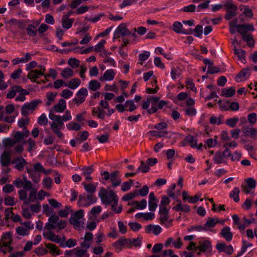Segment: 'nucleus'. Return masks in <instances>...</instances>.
<instances>
[{"label": "nucleus", "instance_id": "8fccbe9b", "mask_svg": "<svg viewBox=\"0 0 257 257\" xmlns=\"http://www.w3.org/2000/svg\"><path fill=\"white\" fill-rule=\"evenodd\" d=\"M235 92V89L232 87L224 88L222 91V95L226 97H230L234 94Z\"/></svg>", "mask_w": 257, "mask_h": 257}, {"label": "nucleus", "instance_id": "de8ad7c7", "mask_svg": "<svg viewBox=\"0 0 257 257\" xmlns=\"http://www.w3.org/2000/svg\"><path fill=\"white\" fill-rule=\"evenodd\" d=\"M234 53L236 55L238 58V59L242 63H244L245 62V53L244 51L241 49H237L235 48H234Z\"/></svg>", "mask_w": 257, "mask_h": 257}, {"label": "nucleus", "instance_id": "49530a36", "mask_svg": "<svg viewBox=\"0 0 257 257\" xmlns=\"http://www.w3.org/2000/svg\"><path fill=\"white\" fill-rule=\"evenodd\" d=\"M46 246L53 255H59L61 253L60 250L54 244L48 243Z\"/></svg>", "mask_w": 257, "mask_h": 257}, {"label": "nucleus", "instance_id": "4d7b16f0", "mask_svg": "<svg viewBox=\"0 0 257 257\" xmlns=\"http://www.w3.org/2000/svg\"><path fill=\"white\" fill-rule=\"evenodd\" d=\"M19 93L20 94L18 95L15 98L16 101H24L26 100L25 95L28 94L29 92L27 90L21 88V90L20 91Z\"/></svg>", "mask_w": 257, "mask_h": 257}, {"label": "nucleus", "instance_id": "69168bd1", "mask_svg": "<svg viewBox=\"0 0 257 257\" xmlns=\"http://www.w3.org/2000/svg\"><path fill=\"white\" fill-rule=\"evenodd\" d=\"M74 249L76 251L75 254L78 257H89V255L87 252V249Z\"/></svg>", "mask_w": 257, "mask_h": 257}, {"label": "nucleus", "instance_id": "f3484780", "mask_svg": "<svg viewBox=\"0 0 257 257\" xmlns=\"http://www.w3.org/2000/svg\"><path fill=\"white\" fill-rule=\"evenodd\" d=\"M200 251L204 252L206 254H209L212 251V246L211 242L208 240H204L200 241L199 245L197 246Z\"/></svg>", "mask_w": 257, "mask_h": 257}, {"label": "nucleus", "instance_id": "680f3d73", "mask_svg": "<svg viewBox=\"0 0 257 257\" xmlns=\"http://www.w3.org/2000/svg\"><path fill=\"white\" fill-rule=\"evenodd\" d=\"M125 105L126 110L130 112L135 110L137 108V105L134 103L133 100H126L125 102Z\"/></svg>", "mask_w": 257, "mask_h": 257}, {"label": "nucleus", "instance_id": "0eeeda50", "mask_svg": "<svg viewBox=\"0 0 257 257\" xmlns=\"http://www.w3.org/2000/svg\"><path fill=\"white\" fill-rule=\"evenodd\" d=\"M41 102L39 99H35L29 102L25 103L21 109V113L23 115H27L32 113Z\"/></svg>", "mask_w": 257, "mask_h": 257}, {"label": "nucleus", "instance_id": "a18cd8bd", "mask_svg": "<svg viewBox=\"0 0 257 257\" xmlns=\"http://www.w3.org/2000/svg\"><path fill=\"white\" fill-rule=\"evenodd\" d=\"M170 202V200L168 197L166 196H162L160 203L159 205V209H170V207H167Z\"/></svg>", "mask_w": 257, "mask_h": 257}, {"label": "nucleus", "instance_id": "4be33fe9", "mask_svg": "<svg viewBox=\"0 0 257 257\" xmlns=\"http://www.w3.org/2000/svg\"><path fill=\"white\" fill-rule=\"evenodd\" d=\"M254 30L253 26L251 24L238 25L237 26V32L241 34L242 36L247 35L246 33L248 32H252Z\"/></svg>", "mask_w": 257, "mask_h": 257}, {"label": "nucleus", "instance_id": "052dcab7", "mask_svg": "<svg viewBox=\"0 0 257 257\" xmlns=\"http://www.w3.org/2000/svg\"><path fill=\"white\" fill-rule=\"evenodd\" d=\"M181 75V70L175 67H173L171 71V78L173 80H175L178 78Z\"/></svg>", "mask_w": 257, "mask_h": 257}, {"label": "nucleus", "instance_id": "b1692460", "mask_svg": "<svg viewBox=\"0 0 257 257\" xmlns=\"http://www.w3.org/2000/svg\"><path fill=\"white\" fill-rule=\"evenodd\" d=\"M116 71L112 69H108L105 71L103 74V75L99 78L100 81H112L116 75Z\"/></svg>", "mask_w": 257, "mask_h": 257}, {"label": "nucleus", "instance_id": "412c9836", "mask_svg": "<svg viewBox=\"0 0 257 257\" xmlns=\"http://www.w3.org/2000/svg\"><path fill=\"white\" fill-rule=\"evenodd\" d=\"M216 248L219 252H224L228 255L231 254L234 249L231 245H227L224 243H218L216 245Z\"/></svg>", "mask_w": 257, "mask_h": 257}, {"label": "nucleus", "instance_id": "bf43d9fd", "mask_svg": "<svg viewBox=\"0 0 257 257\" xmlns=\"http://www.w3.org/2000/svg\"><path fill=\"white\" fill-rule=\"evenodd\" d=\"M185 140L188 142L192 148H197V140L192 136L189 135L186 137Z\"/></svg>", "mask_w": 257, "mask_h": 257}, {"label": "nucleus", "instance_id": "7ed1b4c3", "mask_svg": "<svg viewBox=\"0 0 257 257\" xmlns=\"http://www.w3.org/2000/svg\"><path fill=\"white\" fill-rule=\"evenodd\" d=\"M29 135L30 132L26 128H24L22 132H13L12 136L17 144L14 148L16 152L18 153H22L24 151V148L23 142L20 143V142L25 138L28 137Z\"/></svg>", "mask_w": 257, "mask_h": 257}, {"label": "nucleus", "instance_id": "5701e85b", "mask_svg": "<svg viewBox=\"0 0 257 257\" xmlns=\"http://www.w3.org/2000/svg\"><path fill=\"white\" fill-rule=\"evenodd\" d=\"M43 236L45 238L51 240L56 243H59L61 241V237L59 235H56L51 230L44 231L43 232Z\"/></svg>", "mask_w": 257, "mask_h": 257}, {"label": "nucleus", "instance_id": "7c9ffc66", "mask_svg": "<svg viewBox=\"0 0 257 257\" xmlns=\"http://www.w3.org/2000/svg\"><path fill=\"white\" fill-rule=\"evenodd\" d=\"M109 180L112 183L113 187L119 186L121 184V180L119 177V172L115 171L110 174Z\"/></svg>", "mask_w": 257, "mask_h": 257}, {"label": "nucleus", "instance_id": "f704fd0d", "mask_svg": "<svg viewBox=\"0 0 257 257\" xmlns=\"http://www.w3.org/2000/svg\"><path fill=\"white\" fill-rule=\"evenodd\" d=\"M23 144L24 145L25 144L27 145V150L31 153L37 148L36 142L32 138H29L27 140L23 141Z\"/></svg>", "mask_w": 257, "mask_h": 257}, {"label": "nucleus", "instance_id": "79ce46f5", "mask_svg": "<svg viewBox=\"0 0 257 257\" xmlns=\"http://www.w3.org/2000/svg\"><path fill=\"white\" fill-rule=\"evenodd\" d=\"M74 75V72L73 69L69 67L64 68L61 72V76L64 79H67L70 77H72Z\"/></svg>", "mask_w": 257, "mask_h": 257}, {"label": "nucleus", "instance_id": "3c124183", "mask_svg": "<svg viewBox=\"0 0 257 257\" xmlns=\"http://www.w3.org/2000/svg\"><path fill=\"white\" fill-rule=\"evenodd\" d=\"M66 127L69 131H77L81 128V126L78 123H76L74 121H71L66 124Z\"/></svg>", "mask_w": 257, "mask_h": 257}, {"label": "nucleus", "instance_id": "338daca9", "mask_svg": "<svg viewBox=\"0 0 257 257\" xmlns=\"http://www.w3.org/2000/svg\"><path fill=\"white\" fill-rule=\"evenodd\" d=\"M68 65L72 68H76L80 65V61L78 59L75 58H71L68 60Z\"/></svg>", "mask_w": 257, "mask_h": 257}, {"label": "nucleus", "instance_id": "a878e982", "mask_svg": "<svg viewBox=\"0 0 257 257\" xmlns=\"http://www.w3.org/2000/svg\"><path fill=\"white\" fill-rule=\"evenodd\" d=\"M220 235L224 238L227 241H230L232 240L233 234L231 231V229L229 226L224 227L220 231Z\"/></svg>", "mask_w": 257, "mask_h": 257}, {"label": "nucleus", "instance_id": "1a4fd4ad", "mask_svg": "<svg viewBox=\"0 0 257 257\" xmlns=\"http://www.w3.org/2000/svg\"><path fill=\"white\" fill-rule=\"evenodd\" d=\"M170 209H159V213L160 215V223L162 225L169 227L171 225L172 221L169 220V211Z\"/></svg>", "mask_w": 257, "mask_h": 257}, {"label": "nucleus", "instance_id": "2eb2a0df", "mask_svg": "<svg viewBox=\"0 0 257 257\" xmlns=\"http://www.w3.org/2000/svg\"><path fill=\"white\" fill-rule=\"evenodd\" d=\"M243 134L254 140L257 139V128L252 126L245 125L242 128Z\"/></svg>", "mask_w": 257, "mask_h": 257}, {"label": "nucleus", "instance_id": "a211bd4d", "mask_svg": "<svg viewBox=\"0 0 257 257\" xmlns=\"http://www.w3.org/2000/svg\"><path fill=\"white\" fill-rule=\"evenodd\" d=\"M225 6L227 8L225 18L226 20H229L236 15L237 7L232 3H227Z\"/></svg>", "mask_w": 257, "mask_h": 257}, {"label": "nucleus", "instance_id": "20e7f679", "mask_svg": "<svg viewBox=\"0 0 257 257\" xmlns=\"http://www.w3.org/2000/svg\"><path fill=\"white\" fill-rule=\"evenodd\" d=\"M69 221L75 229H80L83 227L84 224L83 210H79L72 214L69 219Z\"/></svg>", "mask_w": 257, "mask_h": 257}, {"label": "nucleus", "instance_id": "603ef678", "mask_svg": "<svg viewBox=\"0 0 257 257\" xmlns=\"http://www.w3.org/2000/svg\"><path fill=\"white\" fill-rule=\"evenodd\" d=\"M150 56V52L148 51H144L139 55V63L143 65V62L148 59Z\"/></svg>", "mask_w": 257, "mask_h": 257}, {"label": "nucleus", "instance_id": "c85d7f7f", "mask_svg": "<svg viewBox=\"0 0 257 257\" xmlns=\"http://www.w3.org/2000/svg\"><path fill=\"white\" fill-rule=\"evenodd\" d=\"M12 164L15 165V168L21 171L26 165L27 162L24 158L20 157L14 159Z\"/></svg>", "mask_w": 257, "mask_h": 257}, {"label": "nucleus", "instance_id": "6e6d98bb", "mask_svg": "<svg viewBox=\"0 0 257 257\" xmlns=\"http://www.w3.org/2000/svg\"><path fill=\"white\" fill-rule=\"evenodd\" d=\"M239 189L238 187H235L230 193V197L233 199V200L237 202H238L239 198Z\"/></svg>", "mask_w": 257, "mask_h": 257}, {"label": "nucleus", "instance_id": "c9c22d12", "mask_svg": "<svg viewBox=\"0 0 257 257\" xmlns=\"http://www.w3.org/2000/svg\"><path fill=\"white\" fill-rule=\"evenodd\" d=\"M81 84V80L77 78H73L70 80L66 84L65 87L74 90L77 88Z\"/></svg>", "mask_w": 257, "mask_h": 257}, {"label": "nucleus", "instance_id": "774afa93", "mask_svg": "<svg viewBox=\"0 0 257 257\" xmlns=\"http://www.w3.org/2000/svg\"><path fill=\"white\" fill-rule=\"evenodd\" d=\"M4 204L7 206H14L16 204V202L15 200V198L12 196H7L4 200Z\"/></svg>", "mask_w": 257, "mask_h": 257}, {"label": "nucleus", "instance_id": "aec40b11", "mask_svg": "<svg viewBox=\"0 0 257 257\" xmlns=\"http://www.w3.org/2000/svg\"><path fill=\"white\" fill-rule=\"evenodd\" d=\"M131 244V241L126 238H120L113 243V246L117 250H120L122 248L127 247Z\"/></svg>", "mask_w": 257, "mask_h": 257}, {"label": "nucleus", "instance_id": "6ab92c4d", "mask_svg": "<svg viewBox=\"0 0 257 257\" xmlns=\"http://www.w3.org/2000/svg\"><path fill=\"white\" fill-rule=\"evenodd\" d=\"M66 101L64 99H60L59 100L58 103L54 105L52 108L50 110L57 113H62L66 110Z\"/></svg>", "mask_w": 257, "mask_h": 257}, {"label": "nucleus", "instance_id": "e433bc0d", "mask_svg": "<svg viewBox=\"0 0 257 257\" xmlns=\"http://www.w3.org/2000/svg\"><path fill=\"white\" fill-rule=\"evenodd\" d=\"M225 157L224 156L222 153L220 152H217L215 153L213 160L215 163L219 164H227V161L225 160Z\"/></svg>", "mask_w": 257, "mask_h": 257}, {"label": "nucleus", "instance_id": "09e8293b", "mask_svg": "<svg viewBox=\"0 0 257 257\" xmlns=\"http://www.w3.org/2000/svg\"><path fill=\"white\" fill-rule=\"evenodd\" d=\"M101 86V84L99 82L96 80H91L88 83V88L92 91H96L98 90Z\"/></svg>", "mask_w": 257, "mask_h": 257}, {"label": "nucleus", "instance_id": "423d86ee", "mask_svg": "<svg viewBox=\"0 0 257 257\" xmlns=\"http://www.w3.org/2000/svg\"><path fill=\"white\" fill-rule=\"evenodd\" d=\"M97 198L92 194L84 193L79 196L78 203L80 206L87 207L96 202Z\"/></svg>", "mask_w": 257, "mask_h": 257}, {"label": "nucleus", "instance_id": "9d476101", "mask_svg": "<svg viewBox=\"0 0 257 257\" xmlns=\"http://www.w3.org/2000/svg\"><path fill=\"white\" fill-rule=\"evenodd\" d=\"M46 70L45 67L43 66H39V69L30 71L28 74V77L32 81H35L37 78L41 76H44V72Z\"/></svg>", "mask_w": 257, "mask_h": 257}, {"label": "nucleus", "instance_id": "5fc2aeb1", "mask_svg": "<svg viewBox=\"0 0 257 257\" xmlns=\"http://www.w3.org/2000/svg\"><path fill=\"white\" fill-rule=\"evenodd\" d=\"M133 203L137 209L143 210L147 207V202L146 199H143L140 202L137 201H133Z\"/></svg>", "mask_w": 257, "mask_h": 257}, {"label": "nucleus", "instance_id": "13d9d810", "mask_svg": "<svg viewBox=\"0 0 257 257\" xmlns=\"http://www.w3.org/2000/svg\"><path fill=\"white\" fill-rule=\"evenodd\" d=\"M20 199L21 200H23L25 204L29 203V201H28L27 196L28 193L26 190L22 189L18 191Z\"/></svg>", "mask_w": 257, "mask_h": 257}, {"label": "nucleus", "instance_id": "393cba45", "mask_svg": "<svg viewBox=\"0 0 257 257\" xmlns=\"http://www.w3.org/2000/svg\"><path fill=\"white\" fill-rule=\"evenodd\" d=\"M111 54V52H107V53L103 52L101 54V57L103 58V62L104 63L108 66L115 67L116 66L115 61L112 58L109 57Z\"/></svg>", "mask_w": 257, "mask_h": 257}, {"label": "nucleus", "instance_id": "6e6552de", "mask_svg": "<svg viewBox=\"0 0 257 257\" xmlns=\"http://www.w3.org/2000/svg\"><path fill=\"white\" fill-rule=\"evenodd\" d=\"M34 228V224L31 221L24 222L21 225L16 228L17 233L21 236L27 235L30 233V230Z\"/></svg>", "mask_w": 257, "mask_h": 257}, {"label": "nucleus", "instance_id": "bb28decb", "mask_svg": "<svg viewBox=\"0 0 257 257\" xmlns=\"http://www.w3.org/2000/svg\"><path fill=\"white\" fill-rule=\"evenodd\" d=\"M146 231L147 233H153L154 234L158 235L162 231V228L159 225L150 224L146 226Z\"/></svg>", "mask_w": 257, "mask_h": 257}, {"label": "nucleus", "instance_id": "cd10ccee", "mask_svg": "<svg viewBox=\"0 0 257 257\" xmlns=\"http://www.w3.org/2000/svg\"><path fill=\"white\" fill-rule=\"evenodd\" d=\"M12 234L11 232H7L3 234L0 241L1 244H4V246H11L12 242Z\"/></svg>", "mask_w": 257, "mask_h": 257}, {"label": "nucleus", "instance_id": "4c0bfd02", "mask_svg": "<svg viewBox=\"0 0 257 257\" xmlns=\"http://www.w3.org/2000/svg\"><path fill=\"white\" fill-rule=\"evenodd\" d=\"M106 43L105 40H101L97 44H96L94 47H93V50L96 52L100 53L99 55L101 56L103 52L107 53L108 52L104 49V45Z\"/></svg>", "mask_w": 257, "mask_h": 257}, {"label": "nucleus", "instance_id": "473e14b6", "mask_svg": "<svg viewBox=\"0 0 257 257\" xmlns=\"http://www.w3.org/2000/svg\"><path fill=\"white\" fill-rule=\"evenodd\" d=\"M39 22H35L29 24L27 28V34L31 37H34L37 34V27Z\"/></svg>", "mask_w": 257, "mask_h": 257}, {"label": "nucleus", "instance_id": "37998d69", "mask_svg": "<svg viewBox=\"0 0 257 257\" xmlns=\"http://www.w3.org/2000/svg\"><path fill=\"white\" fill-rule=\"evenodd\" d=\"M21 87L18 85H15L11 87V90L7 94V98L8 99L13 98L17 93H19L21 90Z\"/></svg>", "mask_w": 257, "mask_h": 257}, {"label": "nucleus", "instance_id": "0e129e2a", "mask_svg": "<svg viewBox=\"0 0 257 257\" xmlns=\"http://www.w3.org/2000/svg\"><path fill=\"white\" fill-rule=\"evenodd\" d=\"M242 39L247 42V45L249 47H253L254 46V42L251 34H247L242 36Z\"/></svg>", "mask_w": 257, "mask_h": 257}, {"label": "nucleus", "instance_id": "c756f323", "mask_svg": "<svg viewBox=\"0 0 257 257\" xmlns=\"http://www.w3.org/2000/svg\"><path fill=\"white\" fill-rule=\"evenodd\" d=\"M250 76L249 69L247 68L242 70L236 76V81L239 82L246 80Z\"/></svg>", "mask_w": 257, "mask_h": 257}, {"label": "nucleus", "instance_id": "ddd939ff", "mask_svg": "<svg viewBox=\"0 0 257 257\" xmlns=\"http://www.w3.org/2000/svg\"><path fill=\"white\" fill-rule=\"evenodd\" d=\"M172 29L177 34L188 35L193 33V30L191 29L188 30L184 29L182 24L178 21H175L173 24Z\"/></svg>", "mask_w": 257, "mask_h": 257}, {"label": "nucleus", "instance_id": "864d4df0", "mask_svg": "<svg viewBox=\"0 0 257 257\" xmlns=\"http://www.w3.org/2000/svg\"><path fill=\"white\" fill-rule=\"evenodd\" d=\"M52 184L53 180L50 177H45L42 180V185L43 187L47 190H50L51 189Z\"/></svg>", "mask_w": 257, "mask_h": 257}, {"label": "nucleus", "instance_id": "72a5a7b5", "mask_svg": "<svg viewBox=\"0 0 257 257\" xmlns=\"http://www.w3.org/2000/svg\"><path fill=\"white\" fill-rule=\"evenodd\" d=\"M81 175L85 178L87 181H90L92 178L90 176V174L93 172L94 170L92 166H85L82 168Z\"/></svg>", "mask_w": 257, "mask_h": 257}, {"label": "nucleus", "instance_id": "dca6fc26", "mask_svg": "<svg viewBox=\"0 0 257 257\" xmlns=\"http://www.w3.org/2000/svg\"><path fill=\"white\" fill-rule=\"evenodd\" d=\"M218 221V217H217L212 218L209 217L207 219L204 225L202 226L198 227V228H199V230H210L211 228L215 226Z\"/></svg>", "mask_w": 257, "mask_h": 257}, {"label": "nucleus", "instance_id": "2f4dec72", "mask_svg": "<svg viewBox=\"0 0 257 257\" xmlns=\"http://www.w3.org/2000/svg\"><path fill=\"white\" fill-rule=\"evenodd\" d=\"M74 22V19L73 18H68L64 16H63L61 19L62 27L66 30L70 29L72 27Z\"/></svg>", "mask_w": 257, "mask_h": 257}, {"label": "nucleus", "instance_id": "c03bdc74", "mask_svg": "<svg viewBox=\"0 0 257 257\" xmlns=\"http://www.w3.org/2000/svg\"><path fill=\"white\" fill-rule=\"evenodd\" d=\"M82 185H83L84 188L86 191L88 193V194H93L96 191V187H97V183L96 184H86L85 183H83Z\"/></svg>", "mask_w": 257, "mask_h": 257}, {"label": "nucleus", "instance_id": "a19ab883", "mask_svg": "<svg viewBox=\"0 0 257 257\" xmlns=\"http://www.w3.org/2000/svg\"><path fill=\"white\" fill-rule=\"evenodd\" d=\"M27 172L29 174L30 177L35 183H38L40 181V175L39 173L35 172L33 169L27 168Z\"/></svg>", "mask_w": 257, "mask_h": 257}, {"label": "nucleus", "instance_id": "4468645a", "mask_svg": "<svg viewBox=\"0 0 257 257\" xmlns=\"http://www.w3.org/2000/svg\"><path fill=\"white\" fill-rule=\"evenodd\" d=\"M93 237V235L91 232H86L84 236L81 238V239L83 240L80 242L81 247L86 249L89 248L91 244Z\"/></svg>", "mask_w": 257, "mask_h": 257}, {"label": "nucleus", "instance_id": "58836bf2", "mask_svg": "<svg viewBox=\"0 0 257 257\" xmlns=\"http://www.w3.org/2000/svg\"><path fill=\"white\" fill-rule=\"evenodd\" d=\"M57 93L56 92H48L46 93V105L51 106L55 101Z\"/></svg>", "mask_w": 257, "mask_h": 257}, {"label": "nucleus", "instance_id": "f8f14e48", "mask_svg": "<svg viewBox=\"0 0 257 257\" xmlns=\"http://www.w3.org/2000/svg\"><path fill=\"white\" fill-rule=\"evenodd\" d=\"M131 34V33L126 28L125 25L121 24L119 25L114 32L113 38L117 39L121 37H124Z\"/></svg>", "mask_w": 257, "mask_h": 257}, {"label": "nucleus", "instance_id": "e2e57ef3", "mask_svg": "<svg viewBox=\"0 0 257 257\" xmlns=\"http://www.w3.org/2000/svg\"><path fill=\"white\" fill-rule=\"evenodd\" d=\"M138 191L135 190L124 195L122 199L124 201H127L135 198L136 196H138Z\"/></svg>", "mask_w": 257, "mask_h": 257}, {"label": "nucleus", "instance_id": "f03ea898", "mask_svg": "<svg viewBox=\"0 0 257 257\" xmlns=\"http://www.w3.org/2000/svg\"><path fill=\"white\" fill-rule=\"evenodd\" d=\"M66 226V222L63 220H59L57 215H52L48 219V222L46 224L44 228L47 230L56 229L58 231L59 230L64 229Z\"/></svg>", "mask_w": 257, "mask_h": 257}, {"label": "nucleus", "instance_id": "f257e3e1", "mask_svg": "<svg viewBox=\"0 0 257 257\" xmlns=\"http://www.w3.org/2000/svg\"><path fill=\"white\" fill-rule=\"evenodd\" d=\"M48 116L49 118L52 121L50 124L52 132L59 138L62 139L64 135L61 132V130L63 128L64 122L70 121L72 119L71 111L67 109L63 115H60L55 114L52 110H50Z\"/></svg>", "mask_w": 257, "mask_h": 257}, {"label": "nucleus", "instance_id": "9b49d317", "mask_svg": "<svg viewBox=\"0 0 257 257\" xmlns=\"http://www.w3.org/2000/svg\"><path fill=\"white\" fill-rule=\"evenodd\" d=\"M88 95V91L86 88H81L76 93V97H75L73 101L79 105L83 103L86 96Z\"/></svg>", "mask_w": 257, "mask_h": 257}, {"label": "nucleus", "instance_id": "39448f33", "mask_svg": "<svg viewBox=\"0 0 257 257\" xmlns=\"http://www.w3.org/2000/svg\"><path fill=\"white\" fill-rule=\"evenodd\" d=\"M99 197L104 204H109L112 202L116 203L118 200L116 194L112 190L107 191L102 189L99 193Z\"/></svg>", "mask_w": 257, "mask_h": 257}, {"label": "nucleus", "instance_id": "ea45409f", "mask_svg": "<svg viewBox=\"0 0 257 257\" xmlns=\"http://www.w3.org/2000/svg\"><path fill=\"white\" fill-rule=\"evenodd\" d=\"M0 161L1 164L4 166L9 165L10 163V154L7 151L3 152L1 156Z\"/></svg>", "mask_w": 257, "mask_h": 257}]
</instances>
